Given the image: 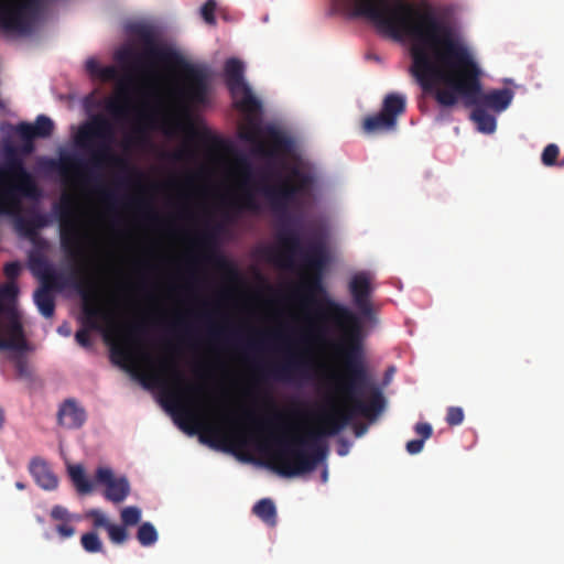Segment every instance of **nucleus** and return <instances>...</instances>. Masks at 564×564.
<instances>
[{"label":"nucleus","instance_id":"nucleus-1","mask_svg":"<svg viewBox=\"0 0 564 564\" xmlns=\"http://www.w3.org/2000/svg\"><path fill=\"white\" fill-rule=\"evenodd\" d=\"M401 28L411 44L413 75L441 106L452 107L459 97L467 107L481 106L496 112L510 106L514 96L511 89L482 91L479 65L435 7L427 2L421 10L409 7Z\"/></svg>","mask_w":564,"mask_h":564},{"label":"nucleus","instance_id":"nucleus-2","mask_svg":"<svg viewBox=\"0 0 564 564\" xmlns=\"http://www.w3.org/2000/svg\"><path fill=\"white\" fill-rule=\"evenodd\" d=\"M347 376H344L339 389L345 395L344 406L330 404L318 415V427L303 435L275 437L264 447L268 466L278 475L286 478L313 471L325 458L327 447L324 437L341 432L356 415L372 420L384 409V398L372 382L364 366H360L349 351Z\"/></svg>","mask_w":564,"mask_h":564},{"label":"nucleus","instance_id":"nucleus-3","mask_svg":"<svg viewBox=\"0 0 564 564\" xmlns=\"http://www.w3.org/2000/svg\"><path fill=\"white\" fill-rule=\"evenodd\" d=\"M327 263V252L322 242H312L303 253V267L308 272L304 288L307 291L305 302L313 307L310 319V339L316 344L330 345L335 335L341 336L338 349L347 376V358L352 351L355 360L362 365L360 356V323L346 306L335 302L326 294L323 285V271Z\"/></svg>","mask_w":564,"mask_h":564},{"label":"nucleus","instance_id":"nucleus-4","mask_svg":"<svg viewBox=\"0 0 564 564\" xmlns=\"http://www.w3.org/2000/svg\"><path fill=\"white\" fill-rule=\"evenodd\" d=\"M115 129L111 121L104 115H95L82 123L74 135L77 148L89 154L88 161L76 155L62 154L58 160H50L48 165L56 171L64 181L70 176H79L86 184L97 183L99 178L95 171L117 169L126 171L128 164L124 159L113 152Z\"/></svg>","mask_w":564,"mask_h":564},{"label":"nucleus","instance_id":"nucleus-5","mask_svg":"<svg viewBox=\"0 0 564 564\" xmlns=\"http://www.w3.org/2000/svg\"><path fill=\"white\" fill-rule=\"evenodd\" d=\"M21 264L11 261L4 264V275L13 281L21 273ZM18 286L14 282L0 285V351L23 352L28 349L21 314L17 307Z\"/></svg>","mask_w":564,"mask_h":564},{"label":"nucleus","instance_id":"nucleus-6","mask_svg":"<svg viewBox=\"0 0 564 564\" xmlns=\"http://www.w3.org/2000/svg\"><path fill=\"white\" fill-rule=\"evenodd\" d=\"M39 189L34 178L17 156L13 148L8 149V160L0 166V216L19 210L22 197L35 198Z\"/></svg>","mask_w":564,"mask_h":564},{"label":"nucleus","instance_id":"nucleus-7","mask_svg":"<svg viewBox=\"0 0 564 564\" xmlns=\"http://www.w3.org/2000/svg\"><path fill=\"white\" fill-rule=\"evenodd\" d=\"M76 288L83 299L84 323L90 329H100L99 321L105 325L104 337L106 341L111 343V355L113 358L131 360L130 351L122 345L115 343L119 336V326L115 322L113 315L96 303L97 293L90 279L84 278L78 281Z\"/></svg>","mask_w":564,"mask_h":564},{"label":"nucleus","instance_id":"nucleus-8","mask_svg":"<svg viewBox=\"0 0 564 564\" xmlns=\"http://www.w3.org/2000/svg\"><path fill=\"white\" fill-rule=\"evenodd\" d=\"M313 176L297 166L289 170V175L278 185L264 184L259 191L268 200L273 213L280 217H289V209L299 206L313 185Z\"/></svg>","mask_w":564,"mask_h":564},{"label":"nucleus","instance_id":"nucleus-9","mask_svg":"<svg viewBox=\"0 0 564 564\" xmlns=\"http://www.w3.org/2000/svg\"><path fill=\"white\" fill-rule=\"evenodd\" d=\"M134 33L143 44L142 52L137 53L129 47L122 48L116 54L119 62L131 63L141 68L155 63H174L180 58L174 50L158 43L154 32L149 26L139 25Z\"/></svg>","mask_w":564,"mask_h":564},{"label":"nucleus","instance_id":"nucleus-10","mask_svg":"<svg viewBox=\"0 0 564 564\" xmlns=\"http://www.w3.org/2000/svg\"><path fill=\"white\" fill-rule=\"evenodd\" d=\"M334 13L362 20L383 39H388V0H330Z\"/></svg>","mask_w":564,"mask_h":564},{"label":"nucleus","instance_id":"nucleus-11","mask_svg":"<svg viewBox=\"0 0 564 564\" xmlns=\"http://www.w3.org/2000/svg\"><path fill=\"white\" fill-rule=\"evenodd\" d=\"M61 223V246L67 257L74 261L85 256L84 232L75 214L74 198L63 196L56 208Z\"/></svg>","mask_w":564,"mask_h":564},{"label":"nucleus","instance_id":"nucleus-12","mask_svg":"<svg viewBox=\"0 0 564 564\" xmlns=\"http://www.w3.org/2000/svg\"><path fill=\"white\" fill-rule=\"evenodd\" d=\"M243 70V64L239 59H227L225 64L226 85L231 94L235 107L248 118H252L260 113L261 102L245 82Z\"/></svg>","mask_w":564,"mask_h":564},{"label":"nucleus","instance_id":"nucleus-13","mask_svg":"<svg viewBox=\"0 0 564 564\" xmlns=\"http://www.w3.org/2000/svg\"><path fill=\"white\" fill-rule=\"evenodd\" d=\"M282 218L283 224L276 234L280 250L269 248L265 250V257L268 261L278 265L292 268L296 256H300L303 262V253L308 250V247L303 249L301 236L299 231L292 227V225L295 224L294 219L290 216Z\"/></svg>","mask_w":564,"mask_h":564},{"label":"nucleus","instance_id":"nucleus-14","mask_svg":"<svg viewBox=\"0 0 564 564\" xmlns=\"http://www.w3.org/2000/svg\"><path fill=\"white\" fill-rule=\"evenodd\" d=\"M37 4V0H0V29L7 33H28L31 26L28 13Z\"/></svg>","mask_w":564,"mask_h":564},{"label":"nucleus","instance_id":"nucleus-15","mask_svg":"<svg viewBox=\"0 0 564 564\" xmlns=\"http://www.w3.org/2000/svg\"><path fill=\"white\" fill-rule=\"evenodd\" d=\"M182 76L183 85L177 91L178 97L187 104H205L208 90V75L205 68L184 63Z\"/></svg>","mask_w":564,"mask_h":564},{"label":"nucleus","instance_id":"nucleus-16","mask_svg":"<svg viewBox=\"0 0 564 564\" xmlns=\"http://www.w3.org/2000/svg\"><path fill=\"white\" fill-rule=\"evenodd\" d=\"M160 369L162 372L169 373L175 390H171L166 395V401L180 410H182L185 416L189 420L193 415L182 405L181 397L188 395L195 397L203 393V387L199 384L187 383L184 373L178 369L175 361L169 358H164L160 361Z\"/></svg>","mask_w":564,"mask_h":564},{"label":"nucleus","instance_id":"nucleus-17","mask_svg":"<svg viewBox=\"0 0 564 564\" xmlns=\"http://www.w3.org/2000/svg\"><path fill=\"white\" fill-rule=\"evenodd\" d=\"M241 138L254 144V154L267 158L269 160L267 169L263 173L265 177L274 175V173H272L271 166L272 161L276 158V155L280 152L288 151L291 147V141L289 140V138L275 130L270 131V147H268L263 141L258 139V134L256 131H247L241 134Z\"/></svg>","mask_w":564,"mask_h":564},{"label":"nucleus","instance_id":"nucleus-18","mask_svg":"<svg viewBox=\"0 0 564 564\" xmlns=\"http://www.w3.org/2000/svg\"><path fill=\"white\" fill-rule=\"evenodd\" d=\"M95 479L106 487L104 497L112 503H121L130 495L131 487L128 478L126 476L116 477L109 467H98Z\"/></svg>","mask_w":564,"mask_h":564},{"label":"nucleus","instance_id":"nucleus-19","mask_svg":"<svg viewBox=\"0 0 564 564\" xmlns=\"http://www.w3.org/2000/svg\"><path fill=\"white\" fill-rule=\"evenodd\" d=\"M220 230L221 226L217 224L207 228L197 237V243L205 250L202 259L206 263L213 264L220 270H228L236 274L232 265L217 250V237Z\"/></svg>","mask_w":564,"mask_h":564},{"label":"nucleus","instance_id":"nucleus-20","mask_svg":"<svg viewBox=\"0 0 564 564\" xmlns=\"http://www.w3.org/2000/svg\"><path fill=\"white\" fill-rule=\"evenodd\" d=\"M308 362L303 354L291 352L282 364L260 368L263 377H271L280 381H289L297 375H304Z\"/></svg>","mask_w":564,"mask_h":564},{"label":"nucleus","instance_id":"nucleus-21","mask_svg":"<svg viewBox=\"0 0 564 564\" xmlns=\"http://www.w3.org/2000/svg\"><path fill=\"white\" fill-rule=\"evenodd\" d=\"M59 275L50 273L45 276L43 285L34 292V303L40 313L46 318H51L54 315L55 300L51 289L59 288Z\"/></svg>","mask_w":564,"mask_h":564},{"label":"nucleus","instance_id":"nucleus-22","mask_svg":"<svg viewBox=\"0 0 564 564\" xmlns=\"http://www.w3.org/2000/svg\"><path fill=\"white\" fill-rule=\"evenodd\" d=\"M239 163L242 167L243 172V193L242 195L230 202V207L237 212L240 210H249V212H258L260 206L258 200L256 199L254 194L250 191L249 185L252 178V166L246 158H241Z\"/></svg>","mask_w":564,"mask_h":564},{"label":"nucleus","instance_id":"nucleus-23","mask_svg":"<svg viewBox=\"0 0 564 564\" xmlns=\"http://www.w3.org/2000/svg\"><path fill=\"white\" fill-rule=\"evenodd\" d=\"M349 291L354 299L355 306L364 316L371 314V304L369 301L370 281L365 273H358L352 276L349 283Z\"/></svg>","mask_w":564,"mask_h":564},{"label":"nucleus","instance_id":"nucleus-24","mask_svg":"<svg viewBox=\"0 0 564 564\" xmlns=\"http://www.w3.org/2000/svg\"><path fill=\"white\" fill-rule=\"evenodd\" d=\"M17 133L23 141L34 140L35 138H48L54 131V122L45 115L36 117L34 124L20 122L15 128Z\"/></svg>","mask_w":564,"mask_h":564},{"label":"nucleus","instance_id":"nucleus-25","mask_svg":"<svg viewBox=\"0 0 564 564\" xmlns=\"http://www.w3.org/2000/svg\"><path fill=\"white\" fill-rule=\"evenodd\" d=\"M59 425L66 429H79L86 421V412L74 400H66L57 413Z\"/></svg>","mask_w":564,"mask_h":564},{"label":"nucleus","instance_id":"nucleus-26","mask_svg":"<svg viewBox=\"0 0 564 564\" xmlns=\"http://www.w3.org/2000/svg\"><path fill=\"white\" fill-rule=\"evenodd\" d=\"M29 470L35 482L45 490H53L58 485V479L51 470L47 463L41 458H33L30 462Z\"/></svg>","mask_w":564,"mask_h":564},{"label":"nucleus","instance_id":"nucleus-27","mask_svg":"<svg viewBox=\"0 0 564 564\" xmlns=\"http://www.w3.org/2000/svg\"><path fill=\"white\" fill-rule=\"evenodd\" d=\"M361 128L362 132L368 135L382 133L388 130V94L382 97L380 111L365 117Z\"/></svg>","mask_w":564,"mask_h":564},{"label":"nucleus","instance_id":"nucleus-28","mask_svg":"<svg viewBox=\"0 0 564 564\" xmlns=\"http://www.w3.org/2000/svg\"><path fill=\"white\" fill-rule=\"evenodd\" d=\"M414 432L419 438L409 441L405 446L406 452L411 455H416L423 451L425 441L433 435V427L427 422H419L414 425Z\"/></svg>","mask_w":564,"mask_h":564},{"label":"nucleus","instance_id":"nucleus-29","mask_svg":"<svg viewBox=\"0 0 564 564\" xmlns=\"http://www.w3.org/2000/svg\"><path fill=\"white\" fill-rule=\"evenodd\" d=\"M470 118L476 122L478 130L484 133H492L496 130L497 121L481 106H474Z\"/></svg>","mask_w":564,"mask_h":564},{"label":"nucleus","instance_id":"nucleus-30","mask_svg":"<svg viewBox=\"0 0 564 564\" xmlns=\"http://www.w3.org/2000/svg\"><path fill=\"white\" fill-rule=\"evenodd\" d=\"M253 513L269 525L276 523V509L274 502L269 498L259 500L252 509Z\"/></svg>","mask_w":564,"mask_h":564},{"label":"nucleus","instance_id":"nucleus-31","mask_svg":"<svg viewBox=\"0 0 564 564\" xmlns=\"http://www.w3.org/2000/svg\"><path fill=\"white\" fill-rule=\"evenodd\" d=\"M41 216L34 215L32 217L19 216L15 218V229L25 237H33L36 235V230L43 226Z\"/></svg>","mask_w":564,"mask_h":564},{"label":"nucleus","instance_id":"nucleus-32","mask_svg":"<svg viewBox=\"0 0 564 564\" xmlns=\"http://www.w3.org/2000/svg\"><path fill=\"white\" fill-rule=\"evenodd\" d=\"M105 109L116 119H122L128 115L129 106L124 98H107L105 100Z\"/></svg>","mask_w":564,"mask_h":564},{"label":"nucleus","instance_id":"nucleus-33","mask_svg":"<svg viewBox=\"0 0 564 564\" xmlns=\"http://www.w3.org/2000/svg\"><path fill=\"white\" fill-rule=\"evenodd\" d=\"M69 476L80 494H88L93 490L91 482L87 480L82 466H70Z\"/></svg>","mask_w":564,"mask_h":564},{"label":"nucleus","instance_id":"nucleus-34","mask_svg":"<svg viewBox=\"0 0 564 564\" xmlns=\"http://www.w3.org/2000/svg\"><path fill=\"white\" fill-rule=\"evenodd\" d=\"M137 539L142 546H151L158 541V532L150 522H143L137 533Z\"/></svg>","mask_w":564,"mask_h":564},{"label":"nucleus","instance_id":"nucleus-35","mask_svg":"<svg viewBox=\"0 0 564 564\" xmlns=\"http://www.w3.org/2000/svg\"><path fill=\"white\" fill-rule=\"evenodd\" d=\"M80 544L83 549L88 553L102 552V542L98 534L94 531L84 533L80 538Z\"/></svg>","mask_w":564,"mask_h":564},{"label":"nucleus","instance_id":"nucleus-36","mask_svg":"<svg viewBox=\"0 0 564 564\" xmlns=\"http://www.w3.org/2000/svg\"><path fill=\"white\" fill-rule=\"evenodd\" d=\"M405 109V98L399 94H390V130L395 126L397 117Z\"/></svg>","mask_w":564,"mask_h":564},{"label":"nucleus","instance_id":"nucleus-37","mask_svg":"<svg viewBox=\"0 0 564 564\" xmlns=\"http://www.w3.org/2000/svg\"><path fill=\"white\" fill-rule=\"evenodd\" d=\"M86 68L90 74L102 76L106 79H111L116 75L113 67L108 66L101 68L97 61L90 58L86 62Z\"/></svg>","mask_w":564,"mask_h":564},{"label":"nucleus","instance_id":"nucleus-38","mask_svg":"<svg viewBox=\"0 0 564 564\" xmlns=\"http://www.w3.org/2000/svg\"><path fill=\"white\" fill-rule=\"evenodd\" d=\"M107 532L110 541L115 544H122L129 538L128 531L124 525L110 523L109 527L107 528Z\"/></svg>","mask_w":564,"mask_h":564},{"label":"nucleus","instance_id":"nucleus-39","mask_svg":"<svg viewBox=\"0 0 564 564\" xmlns=\"http://www.w3.org/2000/svg\"><path fill=\"white\" fill-rule=\"evenodd\" d=\"M120 516L124 527L135 525L141 520V510L138 507H126Z\"/></svg>","mask_w":564,"mask_h":564},{"label":"nucleus","instance_id":"nucleus-40","mask_svg":"<svg viewBox=\"0 0 564 564\" xmlns=\"http://www.w3.org/2000/svg\"><path fill=\"white\" fill-rule=\"evenodd\" d=\"M50 517L53 521L73 522L78 519L75 514H72L65 507L56 505L51 509Z\"/></svg>","mask_w":564,"mask_h":564},{"label":"nucleus","instance_id":"nucleus-41","mask_svg":"<svg viewBox=\"0 0 564 564\" xmlns=\"http://www.w3.org/2000/svg\"><path fill=\"white\" fill-rule=\"evenodd\" d=\"M560 154V149L556 144H547L541 155V161L545 166H553L556 164V160Z\"/></svg>","mask_w":564,"mask_h":564},{"label":"nucleus","instance_id":"nucleus-42","mask_svg":"<svg viewBox=\"0 0 564 564\" xmlns=\"http://www.w3.org/2000/svg\"><path fill=\"white\" fill-rule=\"evenodd\" d=\"M10 359L14 364L17 376L19 378H30L31 377V371L29 369L28 360L23 356L12 355L10 357Z\"/></svg>","mask_w":564,"mask_h":564},{"label":"nucleus","instance_id":"nucleus-43","mask_svg":"<svg viewBox=\"0 0 564 564\" xmlns=\"http://www.w3.org/2000/svg\"><path fill=\"white\" fill-rule=\"evenodd\" d=\"M86 518L93 520V525L95 529L104 528L107 530V528L110 524V522L107 519V517L105 516V513L102 511H100L99 509L89 510L86 513Z\"/></svg>","mask_w":564,"mask_h":564},{"label":"nucleus","instance_id":"nucleus-44","mask_svg":"<svg viewBox=\"0 0 564 564\" xmlns=\"http://www.w3.org/2000/svg\"><path fill=\"white\" fill-rule=\"evenodd\" d=\"M465 414L460 406H449L446 412L445 421L449 426L460 425Z\"/></svg>","mask_w":564,"mask_h":564},{"label":"nucleus","instance_id":"nucleus-45","mask_svg":"<svg viewBox=\"0 0 564 564\" xmlns=\"http://www.w3.org/2000/svg\"><path fill=\"white\" fill-rule=\"evenodd\" d=\"M216 2L215 0H207L200 8V14L207 24L214 25L216 23L215 18Z\"/></svg>","mask_w":564,"mask_h":564},{"label":"nucleus","instance_id":"nucleus-46","mask_svg":"<svg viewBox=\"0 0 564 564\" xmlns=\"http://www.w3.org/2000/svg\"><path fill=\"white\" fill-rule=\"evenodd\" d=\"M55 530H56L57 534L62 539L72 538L75 534V532H76V530L73 527L72 522L57 523L56 527H55Z\"/></svg>","mask_w":564,"mask_h":564},{"label":"nucleus","instance_id":"nucleus-47","mask_svg":"<svg viewBox=\"0 0 564 564\" xmlns=\"http://www.w3.org/2000/svg\"><path fill=\"white\" fill-rule=\"evenodd\" d=\"M358 416H359V415H356V416L351 420V422L349 423V425H352V430H354V434H355V436H356V437H361L362 435H365V434L367 433V431H368V425H367V424H365V423H359V422H355V423H354V420H355L356 417H358ZM360 416L362 417V415H360ZM377 417H378V415H377L376 417H373L372 420H370V422L375 421ZM364 419H365V416H364ZM366 420H367V417H366ZM368 421H369V419H368ZM346 426H348V424H347Z\"/></svg>","mask_w":564,"mask_h":564},{"label":"nucleus","instance_id":"nucleus-48","mask_svg":"<svg viewBox=\"0 0 564 564\" xmlns=\"http://www.w3.org/2000/svg\"><path fill=\"white\" fill-rule=\"evenodd\" d=\"M76 341L85 348H88L91 346L90 336L88 333V329H79L75 334Z\"/></svg>","mask_w":564,"mask_h":564},{"label":"nucleus","instance_id":"nucleus-49","mask_svg":"<svg viewBox=\"0 0 564 564\" xmlns=\"http://www.w3.org/2000/svg\"><path fill=\"white\" fill-rule=\"evenodd\" d=\"M98 192L101 194L102 198L111 204V205H115L118 199H117V195L115 194L113 191H109V189H105L102 187L98 188Z\"/></svg>","mask_w":564,"mask_h":564},{"label":"nucleus","instance_id":"nucleus-50","mask_svg":"<svg viewBox=\"0 0 564 564\" xmlns=\"http://www.w3.org/2000/svg\"><path fill=\"white\" fill-rule=\"evenodd\" d=\"M394 0H390V31H389V34H390V37H395V32H394V28H393V23H392V17H393V11H394Z\"/></svg>","mask_w":564,"mask_h":564},{"label":"nucleus","instance_id":"nucleus-51","mask_svg":"<svg viewBox=\"0 0 564 564\" xmlns=\"http://www.w3.org/2000/svg\"><path fill=\"white\" fill-rule=\"evenodd\" d=\"M348 452H349V446H348V444H347L345 441H341V442H340V444H339V446H338V448H337V453H338V455H340V456H345V455H347V454H348Z\"/></svg>","mask_w":564,"mask_h":564},{"label":"nucleus","instance_id":"nucleus-52","mask_svg":"<svg viewBox=\"0 0 564 564\" xmlns=\"http://www.w3.org/2000/svg\"><path fill=\"white\" fill-rule=\"evenodd\" d=\"M366 58L368 61H373L376 63H382V58L378 54H376L373 52H368L367 55H366Z\"/></svg>","mask_w":564,"mask_h":564},{"label":"nucleus","instance_id":"nucleus-53","mask_svg":"<svg viewBox=\"0 0 564 564\" xmlns=\"http://www.w3.org/2000/svg\"><path fill=\"white\" fill-rule=\"evenodd\" d=\"M208 434H210L213 437L219 438L221 436V430L218 427H208L207 430Z\"/></svg>","mask_w":564,"mask_h":564},{"label":"nucleus","instance_id":"nucleus-54","mask_svg":"<svg viewBox=\"0 0 564 564\" xmlns=\"http://www.w3.org/2000/svg\"><path fill=\"white\" fill-rule=\"evenodd\" d=\"M33 149H34L33 140L24 141V145H23L24 153H31L33 151Z\"/></svg>","mask_w":564,"mask_h":564},{"label":"nucleus","instance_id":"nucleus-55","mask_svg":"<svg viewBox=\"0 0 564 564\" xmlns=\"http://www.w3.org/2000/svg\"><path fill=\"white\" fill-rule=\"evenodd\" d=\"M149 379L151 380V382H152L153 384L159 386V384H161V383H162L161 377H160V376H158V375H151V376L149 377Z\"/></svg>","mask_w":564,"mask_h":564},{"label":"nucleus","instance_id":"nucleus-56","mask_svg":"<svg viewBox=\"0 0 564 564\" xmlns=\"http://www.w3.org/2000/svg\"><path fill=\"white\" fill-rule=\"evenodd\" d=\"M210 334L213 337L218 338L224 335V332L221 329H212Z\"/></svg>","mask_w":564,"mask_h":564},{"label":"nucleus","instance_id":"nucleus-57","mask_svg":"<svg viewBox=\"0 0 564 564\" xmlns=\"http://www.w3.org/2000/svg\"><path fill=\"white\" fill-rule=\"evenodd\" d=\"M58 333L62 334V335H65V336L69 335V330L68 329H64L63 326L58 327Z\"/></svg>","mask_w":564,"mask_h":564},{"label":"nucleus","instance_id":"nucleus-58","mask_svg":"<svg viewBox=\"0 0 564 564\" xmlns=\"http://www.w3.org/2000/svg\"><path fill=\"white\" fill-rule=\"evenodd\" d=\"M4 423V414L3 411L0 409V429L3 426Z\"/></svg>","mask_w":564,"mask_h":564},{"label":"nucleus","instance_id":"nucleus-59","mask_svg":"<svg viewBox=\"0 0 564 564\" xmlns=\"http://www.w3.org/2000/svg\"><path fill=\"white\" fill-rule=\"evenodd\" d=\"M15 487L19 489V490H23L25 488V485L21 481H17L15 482Z\"/></svg>","mask_w":564,"mask_h":564},{"label":"nucleus","instance_id":"nucleus-60","mask_svg":"<svg viewBox=\"0 0 564 564\" xmlns=\"http://www.w3.org/2000/svg\"><path fill=\"white\" fill-rule=\"evenodd\" d=\"M393 372H394V368L390 366V370H389L390 378L392 377Z\"/></svg>","mask_w":564,"mask_h":564},{"label":"nucleus","instance_id":"nucleus-61","mask_svg":"<svg viewBox=\"0 0 564 564\" xmlns=\"http://www.w3.org/2000/svg\"><path fill=\"white\" fill-rule=\"evenodd\" d=\"M183 154H184V152H183V151L178 152V153H177V158H178V159H181Z\"/></svg>","mask_w":564,"mask_h":564},{"label":"nucleus","instance_id":"nucleus-62","mask_svg":"<svg viewBox=\"0 0 564 564\" xmlns=\"http://www.w3.org/2000/svg\"><path fill=\"white\" fill-rule=\"evenodd\" d=\"M387 377H388V371H386V372L383 373V381H386Z\"/></svg>","mask_w":564,"mask_h":564},{"label":"nucleus","instance_id":"nucleus-63","mask_svg":"<svg viewBox=\"0 0 564 564\" xmlns=\"http://www.w3.org/2000/svg\"><path fill=\"white\" fill-rule=\"evenodd\" d=\"M134 330H139L140 329V326H134L133 327Z\"/></svg>","mask_w":564,"mask_h":564}]
</instances>
